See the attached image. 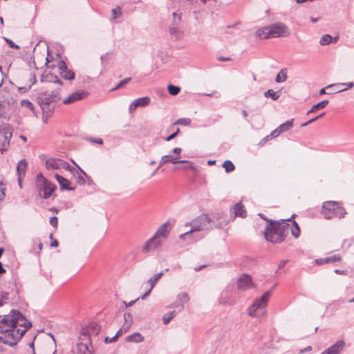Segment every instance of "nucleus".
<instances>
[{
	"label": "nucleus",
	"instance_id": "obj_1",
	"mask_svg": "<svg viewBox=\"0 0 354 354\" xmlns=\"http://www.w3.org/2000/svg\"><path fill=\"white\" fill-rule=\"evenodd\" d=\"M30 327L31 323L18 310L0 315V351H3L2 344L15 345Z\"/></svg>",
	"mask_w": 354,
	"mask_h": 354
},
{
	"label": "nucleus",
	"instance_id": "obj_2",
	"mask_svg": "<svg viewBox=\"0 0 354 354\" xmlns=\"http://www.w3.org/2000/svg\"><path fill=\"white\" fill-rule=\"evenodd\" d=\"M290 35L288 27L283 23L277 22L258 29L255 35L261 39L286 37Z\"/></svg>",
	"mask_w": 354,
	"mask_h": 354
},
{
	"label": "nucleus",
	"instance_id": "obj_3",
	"mask_svg": "<svg viewBox=\"0 0 354 354\" xmlns=\"http://www.w3.org/2000/svg\"><path fill=\"white\" fill-rule=\"evenodd\" d=\"M270 224L268 225L265 232V239L272 243H281L284 240L285 231L289 228V224L286 223L284 221L281 223H273L272 221H268Z\"/></svg>",
	"mask_w": 354,
	"mask_h": 354
},
{
	"label": "nucleus",
	"instance_id": "obj_4",
	"mask_svg": "<svg viewBox=\"0 0 354 354\" xmlns=\"http://www.w3.org/2000/svg\"><path fill=\"white\" fill-rule=\"evenodd\" d=\"M190 226L191 229L189 231L180 234L179 238L185 239L187 236L192 234L193 232L203 231L211 229L213 226L212 220L207 214H201L190 223L185 225V227Z\"/></svg>",
	"mask_w": 354,
	"mask_h": 354
},
{
	"label": "nucleus",
	"instance_id": "obj_5",
	"mask_svg": "<svg viewBox=\"0 0 354 354\" xmlns=\"http://www.w3.org/2000/svg\"><path fill=\"white\" fill-rule=\"evenodd\" d=\"M322 214L326 219H331L334 217L342 218L346 212L338 203L331 201L323 203Z\"/></svg>",
	"mask_w": 354,
	"mask_h": 354
},
{
	"label": "nucleus",
	"instance_id": "obj_6",
	"mask_svg": "<svg viewBox=\"0 0 354 354\" xmlns=\"http://www.w3.org/2000/svg\"><path fill=\"white\" fill-rule=\"evenodd\" d=\"M272 290L266 291L261 298L256 299L248 308V315L250 317H260L266 314V308Z\"/></svg>",
	"mask_w": 354,
	"mask_h": 354
},
{
	"label": "nucleus",
	"instance_id": "obj_7",
	"mask_svg": "<svg viewBox=\"0 0 354 354\" xmlns=\"http://www.w3.org/2000/svg\"><path fill=\"white\" fill-rule=\"evenodd\" d=\"M36 187L39 196L45 199L50 198L56 189V186L41 173L36 176Z\"/></svg>",
	"mask_w": 354,
	"mask_h": 354
},
{
	"label": "nucleus",
	"instance_id": "obj_8",
	"mask_svg": "<svg viewBox=\"0 0 354 354\" xmlns=\"http://www.w3.org/2000/svg\"><path fill=\"white\" fill-rule=\"evenodd\" d=\"M12 127L10 124L0 126V153L6 151L10 146V141L12 136Z\"/></svg>",
	"mask_w": 354,
	"mask_h": 354
},
{
	"label": "nucleus",
	"instance_id": "obj_9",
	"mask_svg": "<svg viewBox=\"0 0 354 354\" xmlns=\"http://www.w3.org/2000/svg\"><path fill=\"white\" fill-rule=\"evenodd\" d=\"M59 99V91L55 90L52 91L51 93L48 92L41 93L38 98V102L40 104L41 109L44 111H47V109H48V106L50 105L52 102L58 101Z\"/></svg>",
	"mask_w": 354,
	"mask_h": 354
},
{
	"label": "nucleus",
	"instance_id": "obj_10",
	"mask_svg": "<svg viewBox=\"0 0 354 354\" xmlns=\"http://www.w3.org/2000/svg\"><path fill=\"white\" fill-rule=\"evenodd\" d=\"M46 167L48 169H61L71 170V166L66 162L57 158H49L46 161Z\"/></svg>",
	"mask_w": 354,
	"mask_h": 354
},
{
	"label": "nucleus",
	"instance_id": "obj_11",
	"mask_svg": "<svg viewBox=\"0 0 354 354\" xmlns=\"http://www.w3.org/2000/svg\"><path fill=\"white\" fill-rule=\"evenodd\" d=\"M165 241L158 238L155 234L149 239L142 248V252L147 253L152 250H156L160 247Z\"/></svg>",
	"mask_w": 354,
	"mask_h": 354
},
{
	"label": "nucleus",
	"instance_id": "obj_12",
	"mask_svg": "<svg viewBox=\"0 0 354 354\" xmlns=\"http://www.w3.org/2000/svg\"><path fill=\"white\" fill-rule=\"evenodd\" d=\"M254 286L251 276L243 274L237 281V287L241 290H245Z\"/></svg>",
	"mask_w": 354,
	"mask_h": 354
},
{
	"label": "nucleus",
	"instance_id": "obj_13",
	"mask_svg": "<svg viewBox=\"0 0 354 354\" xmlns=\"http://www.w3.org/2000/svg\"><path fill=\"white\" fill-rule=\"evenodd\" d=\"M88 96V93L86 91L79 90L73 93H71L67 98H66L63 103L65 104H72L78 100L86 98Z\"/></svg>",
	"mask_w": 354,
	"mask_h": 354
},
{
	"label": "nucleus",
	"instance_id": "obj_14",
	"mask_svg": "<svg viewBox=\"0 0 354 354\" xmlns=\"http://www.w3.org/2000/svg\"><path fill=\"white\" fill-rule=\"evenodd\" d=\"M345 345L346 343L343 339L338 340L335 344L326 349L321 354H340Z\"/></svg>",
	"mask_w": 354,
	"mask_h": 354
},
{
	"label": "nucleus",
	"instance_id": "obj_15",
	"mask_svg": "<svg viewBox=\"0 0 354 354\" xmlns=\"http://www.w3.org/2000/svg\"><path fill=\"white\" fill-rule=\"evenodd\" d=\"M59 71L60 75L65 80H72L75 78V73L73 71L68 70L64 62L59 63Z\"/></svg>",
	"mask_w": 354,
	"mask_h": 354
},
{
	"label": "nucleus",
	"instance_id": "obj_16",
	"mask_svg": "<svg viewBox=\"0 0 354 354\" xmlns=\"http://www.w3.org/2000/svg\"><path fill=\"white\" fill-rule=\"evenodd\" d=\"M100 331V326L97 323H91L87 327L82 329V334L84 335L96 336Z\"/></svg>",
	"mask_w": 354,
	"mask_h": 354
},
{
	"label": "nucleus",
	"instance_id": "obj_17",
	"mask_svg": "<svg viewBox=\"0 0 354 354\" xmlns=\"http://www.w3.org/2000/svg\"><path fill=\"white\" fill-rule=\"evenodd\" d=\"M189 300V297L187 293L183 292L178 295L176 301L171 306L172 307H180V310L184 308L185 304L187 303Z\"/></svg>",
	"mask_w": 354,
	"mask_h": 354
},
{
	"label": "nucleus",
	"instance_id": "obj_18",
	"mask_svg": "<svg viewBox=\"0 0 354 354\" xmlns=\"http://www.w3.org/2000/svg\"><path fill=\"white\" fill-rule=\"evenodd\" d=\"M169 222H166L161 225L154 234L158 238L162 239L165 241L169 236V232L168 230Z\"/></svg>",
	"mask_w": 354,
	"mask_h": 354
},
{
	"label": "nucleus",
	"instance_id": "obj_19",
	"mask_svg": "<svg viewBox=\"0 0 354 354\" xmlns=\"http://www.w3.org/2000/svg\"><path fill=\"white\" fill-rule=\"evenodd\" d=\"M55 178L59 183L60 185L61 189H66V190H74L75 187L70 186L71 182L67 180L66 178L62 177V176H59V174H55Z\"/></svg>",
	"mask_w": 354,
	"mask_h": 354
},
{
	"label": "nucleus",
	"instance_id": "obj_20",
	"mask_svg": "<svg viewBox=\"0 0 354 354\" xmlns=\"http://www.w3.org/2000/svg\"><path fill=\"white\" fill-rule=\"evenodd\" d=\"M26 167L27 162L24 159L20 160L17 163V172L18 174V181H20L21 178H22L25 176Z\"/></svg>",
	"mask_w": 354,
	"mask_h": 354
},
{
	"label": "nucleus",
	"instance_id": "obj_21",
	"mask_svg": "<svg viewBox=\"0 0 354 354\" xmlns=\"http://www.w3.org/2000/svg\"><path fill=\"white\" fill-rule=\"evenodd\" d=\"M232 212L234 214V217L240 216L245 218L246 216V211L241 203H238L233 207Z\"/></svg>",
	"mask_w": 354,
	"mask_h": 354
},
{
	"label": "nucleus",
	"instance_id": "obj_22",
	"mask_svg": "<svg viewBox=\"0 0 354 354\" xmlns=\"http://www.w3.org/2000/svg\"><path fill=\"white\" fill-rule=\"evenodd\" d=\"M77 354H93L91 348L84 343H79L77 345L76 349Z\"/></svg>",
	"mask_w": 354,
	"mask_h": 354
},
{
	"label": "nucleus",
	"instance_id": "obj_23",
	"mask_svg": "<svg viewBox=\"0 0 354 354\" xmlns=\"http://www.w3.org/2000/svg\"><path fill=\"white\" fill-rule=\"evenodd\" d=\"M144 337L138 332L134 333L126 337V341L128 342L140 343L144 341Z\"/></svg>",
	"mask_w": 354,
	"mask_h": 354
},
{
	"label": "nucleus",
	"instance_id": "obj_24",
	"mask_svg": "<svg viewBox=\"0 0 354 354\" xmlns=\"http://www.w3.org/2000/svg\"><path fill=\"white\" fill-rule=\"evenodd\" d=\"M124 324L123 328L124 332H127L133 324V316L130 313H125L124 314Z\"/></svg>",
	"mask_w": 354,
	"mask_h": 354
},
{
	"label": "nucleus",
	"instance_id": "obj_25",
	"mask_svg": "<svg viewBox=\"0 0 354 354\" xmlns=\"http://www.w3.org/2000/svg\"><path fill=\"white\" fill-rule=\"evenodd\" d=\"M169 32L171 35L174 36L177 39H180L183 35V32L176 26V24L170 26Z\"/></svg>",
	"mask_w": 354,
	"mask_h": 354
},
{
	"label": "nucleus",
	"instance_id": "obj_26",
	"mask_svg": "<svg viewBox=\"0 0 354 354\" xmlns=\"http://www.w3.org/2000/svg\"><path fill=\"white\" fill-rule=\"evenodd\" d=\"M293 119L286 121V122L280 124L278 128L279 129V132L281 133L283 132H286L289 129H290L293 127Z\"/></svg>",
	"mask_w": 354,
	"mask_h": 354
},
{
	"label": "nucleus",
	"instance_id": "obj_27",
	"mask_svg": "<svg viewBox=\"0 0 354 354\" xmlns=\"http://www.w3.org/2000/svg\"><path fill=\"white\" fill-rule=\"evenodd\" d=\"M328 104V100H323L315 105H313L311 109L308 111L307 114H310L311 113L315 112L318 109H324Z\"/></svg>",
	"mask_w": 354,
	"mask_h": 354
},
{
	"label": "nucleus",
	"instance_id": "obj_28",
	"mask_svg": "<svg viewBox=\"0 0 354 354\" xmlns=\"http://www.w3.org/2000/svg\"><path fill=\"white\" fill-rule=\"evenodd\" d=\"M164 274V271H162L159 273L154 274L152 277H151L147 283L150 285V288L152 290L155 286L156 282L159 280V279Z\"/></svg>",
	"mask_w": 354,
	"mask_h": 354
},
{
	"label": "nucleus",
	"instance_id": "obj_29",
	"mask_svg": "<svg viewBox=\"0 0 354 354\" xmlns=\"http://www.w3.org/2000/svg\"><path fill=\"white\" fill-rule=\"evenodd\" d=\"M179 157H176V158H174L171 156V158L170 160V162L173 163V164H177V163H188L189 164V167L190 168V169H192V171H196V168L195 167V166L193 165V164L188 161V160H178Z\"/></svg>",
	"mask_w": 354,
	"mask_h": 354
},
{
	"label": "nucleus",
	"instance_id": "obj_30",
	"mask_svg": "<svg viewBox=\"0 0 354 354\" xmlns=\"http://www.w3.org/2000/svg\"><path fill=\"white\" fill-rule=\"evenodd\" d=\"M287 80V73L286 69H281L277 74L275 82L277 83L283 82Z\"/></svg>",
	"mask_w": 354,
	"mask_h": 354
},
{
	"label": "nucleus",
	"instance_id": "obj_31",
	"mask_svg": "<svg viewBox=\"0 0 354 354\" xmlns=\"http://www.w3.org/2000/svg\"><path fill=\"white\" fill-rule=\"evenodd\" d=\"M266 97H270L273 100H277L280 96L279 91L275 92L272 89H269L264 93Z\"/></svg>",
	"mask_w": 354,
	"mask_h": 354
},
{
	"label": "nucleus",
	"instance_id": "obj_32",
	"mask_svg": "<svg viewBox=\"0 0 354 354\" xmlns=\"http://www.w3.org/2000/svg\"><path fill=\"white\" fill-rule=\"evenodd\" d=\"M176 312L174 310L165 314L162 317L163 323L168 324L169 322L176 317Z\"/></svg>",
	"mask_w": 354,
	"mask_h": 354
},
{
	"label": "nucleus",
	"instance_id": "obj_33",
	"mask_svg": "<svg viewBox=\"0 0 354 354\" xmlns=\"http://www.w3.org/2000/svg\"><path fill=\"white\" fill-rule=\"evenodd\" d=\"M138 106H147L150 102V98L149 97H142L134 100Z\"/></svg>",
	"mask_w": 354,
	"mask_h": 354
},
{
	"label": "nucleus",
	"instance_id": "obj_34",
	"mask_svg": "<svg viewBox=\"0 0 354 354\" xmlns=\"http://www.w3.org/2000/svg\"><path fill=\"white\" fill-rule=\"evenodd\" d=\"M111 20L116 19L122 16V9L120 6H117L115 8L111 10Z\"/></svg>",
	"mask_w": 354,
	"mask_h": 354
},
{
	"label": "nucleus",
	"instance_id": "obj_35",
	"mask_svg": "<svg viewBox=\"0 0 354 354\" xmlns=\"http://www.w3.org/2000/svg\"><path fill=\"white\" fill-rule=\"evenodd\" d=\"M9 293L3 290L0 291V307L6 304L8 301Z\"/></svg>",
	"mask_w": 354,
	"mask_h": 354
},
{
	"label": "nucleus",
	"instance_id": "obj_36",
	"mask_svg": "<svg viewBox=\"0 0 354 354\" xmlns=\"http://www.w3.org/2000/svg\"><path fill=\"white\" fill-rule=\"evenodd\" d=\"M333 38L331 37V35L326 34L321 37L319 44L322 46L328 45L333 42Z\"/></svg>",
	"mask_w": 354,
	"mask_h": 354
},
{
	"label": "nucleus",
	"instance_id": "obj_37",
	"mask_svg": "<svg viewBox=\"0 0 354 354\" xmlns=\"http://www.w3.org/2000/svg\"><path fill=\"white\" fill-rule=\"evenodd\" d=\"M223 167L227 173L231 172L235 169L234 164L230 160H225L223 164Z\"/></svg>",
	"mask_w": 354,
	"mask_h": 354
},
{
	"label": "nucleus",
	"instance_id": "obj_38",
	"mask_svg": "<svg viewBox=\"0 0 354 354\" xmlns=\"http://www.w3.org/2000/svg\"><path fill=\"white\" fill-rule=\"evenodd\" d=\"M180 91V87H178L177 86H174L172 84H169L168 86V91H169V94L171 95H178Z\"/></svg>",
	"mask_w": 354,
	"mask_h": 354
},
{
	"label": "nucleus",
	"instance_id": "obj_39",
	"mask_svg": "<svg viewBox=\"0 0 354 354\" xmlns=\"http://www.w3.org/2000/svg\"><path fill=\"white\" fill-rule=\"evenodd\" d=\"M344 84H330L327 86H326L325 88H322L320 91H319V95H324V94H330L331 92H326V89H330L331 88H333V87H338L341 85H344Z\"/></svg>",
	"mask_w": 354,
	"mask_h": 354
},
{
	"label": "nucleus",
	"instance_id": "obj_40",
	"mask_svg": "<svg viewBox=\"0 0 354 354\" xmlns=\"http://www.w3.org/2000/svg\"><path fill=\"white\" fill-rule=\"evenodd\" d=\"M293 227L291 228V233L293 236L298 238L300 233L299 227L295 221H292Z\"/></svg>",
	"mask_w": 354,
	"mask_h": 354
},
{
	"label": "nucleus",
	"instance_id": "obj_41",
	"mask_svg": "<svg viewBox=\"0 0 354 354\" xmlns=\"http://www.w3.org/2000/svg\"><path fill=\"white\" fill-rule=\"evenodd\" d=\"M341 259V257L339 254H334L330 257H325V262L326 263H333L336 261H339Z\"/></svg>",
	"mask_w": 354,
	"mask_h": 354
},
{
	"label": "nucleus",
	"instance_id": "obj_42",
	"mask_svg": "<svg viewBox=\"0 0 354 354\" xmlns=\"http://www.w3.org/2000/svg\"><path fill=\"white\" fill-rule=\"evenodd\" d=\"M190 123H191V120L189 118H180V119L177 120L176 122H175V124L188 126L190 124Z\"/></svg>",
	"mask_w": 354,
	"mask_h": 354
},
{
	"label": "nucleus",
	"instance_id": "obj_43",
	"mask_svg": "<svg viewBox=\"0 0 354 354\" xmlns=\"http://www.w3.org/2000/svg\"><path fill=\"white\" fill-rule=\"evenodd\" d=\"M131 80V77H127V78L124 79L123 80L120 81L115 87L112 88L111 91H115V90H118L119 88H121L124 87Z\"/></svg>",
	"mask_w": 354,
	"mask_h": 354
},
{
	"label": "nucleus",
	"instance_id": "obj_44",
	"mask_svg": "<svg viewBox=\"0 0 354 354\" xmlns=\"http://www.w3.org/2000/svg\"><path fill=\"white\" fill-rule=\"evenodd\" d=\"M21 106H26L31 111H34L35 107H34L33 104L28 100H21Z\"/></svg>",
	"mask_w": 354,
	"mask_h": 354
},
{
	"label": "nucleus",
	"instance_id": "obj_45",
	"mask_svg": "<svg viewBox=\"0 0 354 354\" xmlns=\"http://www.w3.org/2000/svg\"><path fill=\"white\" fill-rule=\"evenodd\" d=\"M171 158V155H165L162 156L161 160L160 161V165H163L166 163L170 162V160Z\"/></svg>",
	"mask_w": 354,
	"mask_h": 354
},
{
	"label": "nucleus",
	"instance_id": "obj_46",
	"mask_svg": "<svg viewBox=\"0 0 354 354\" xmlns=\"http://www.w3.org/2000/svg\"><path fill=\"white\" fill-rule=\"evenodd\" d=\"M281 133L279 129L277 127L275 130L272 131L268 136H270V139H272L278 137Z\"/></svg>",
	"mask_w": 354,
	"mask_h": 354
},
{
	"label": "nucleus",
	"instance_id": "obj_47",
	"mask_svg": "<svg viewBox=\"0 0 354 354\" xmlns=\"http://www.w3.org/2000/svg\"><path fill=\"white\" fill-rule=\"evenodd\" d=\"M281 133L279 129L277 127L275 130L272 131L268 136H270V139H272L278 137Z\"/></svg>",
	"mask_w": 354,
	"mask_h": 354
},
{
	"label": "nucleus",
	"instance_id": "obj_48",
	"mask_svg": "<svg viewBox=\"0 0 354 354\" xmlns=\"http://www.w3.org/2000/svg\"><path fill=\"white\" fill-rule=\"evenodd\" d=\"M173 17H174V21L176 24H178L180 21L181 20V15L180 13H178V12H174L173 13Z\"/></svg>",
	"mask_w": 354,
	"mask_h": 354
},
{
	"label": "nucleus",
	"instance_id": "obj_49",
	"mask_svg": "<svg viewBox=\"0 0 354 354\" xmlns=\"http://www.w3.org/2000/svg\"><path fill=\"white\" fill-rule=\"evenodd\" d=\"M58 223V220L56 216H52L50 218V224L53 225L54 227H56Z\"/></svg>",
	"mask_w": 354,
	"mask_h": 354
},
{
	"label": "nucleus",
	"instance_id": "obj_50",
	"mask_svg": "<svg viewBox=\"0 0 354 354\" xmlns=\"http://www.w3.org/2000/svg\"><path fill=\"white\" fill-rule=\"evenodd\" d=\"M138 107V106L137 105V104L136 103V102L133 100L130 106H129V113H132Z\"/></svg>",
	"mask_w": 354,
	"mask_h": 354
},
{
	"label": "nucleus",
	"instance_id": "obj_51",
	"mask_svg": "<svg viewBox=\"0 0 354 354\" xmlns=\"http://www.w3.org/2000/svg\"><path fill=\"white\" fill-rule=\"evenodd\" d=\"M116 340H117V335H115L111 338L106 337L104 339V342L106 344H110V343L116 342Z\"/></svg>",
	"mask_w": 354,
	"mask_h": 354
},
{
	"label": "nucleus",
	"instance_id": "obj_52",
	"mask_svg": "<svg viewBox=\"0 0 354 354\" xmlns=\"http://www.w3.org/2000/svg\"><path fill=\"white\" fill-rule=\"evenodd\" d=\"M178 132H179V129H177V131L176 132L173 133L169 136L165 138V140L167 141V142L171 141V140H173L174 138H175L176 137V136L178 135Z\"/></svg>",
	"mask_w": 354,
	"mask_h": 354
},
{
	"label": "nucleus",
	"instance_id": "obj_53",
	"mask_svg": "<svg viewBox=\"0 0 354 354\" xmlns=\"http://www.w3.org/2000/svg\"><path fill=\"white\" fill-rule=\"evenodd\" d=\"M6 42L10 45L11 48L19 49V46L17 44H15L12 40L9 39H6Z\"/></svg>",
	"mask_w": 354,
	"mask_h": 354
},
{
	"label": "nucleus",
	"instance_id": "obj_54",
	"mask_svg": "<svg viewBox=\"0 0 354 354\" xmlns=\"http://www.w3.org/2000/svg\"><path fill=\"white\" fill-rule=\"evenodd\" d=\"M88 140L92 142H95L102 145L103 143V140L101 138H88Z\"/></svg>",
	"mask_w": 354,
	"mask_h": 354
},
{
	"label": "nucleus",
	"instance_id": "obj_55",
	"mask_svg": "<svg viewBox=\"0 0 354 354\" xmlns=\"http://www.w3.org/2000/svg\"><path fill=\"white\" fill-rule=\"evenodd\" d=\"M270 140V136H267L263 139H262L261 140V142L259 143V145L261 146H263L266 143V142H268Z\"/></svg>",
	"mask_w": 354,
	"mask_h": 354
},
{
	"label": "nucleus",
	"instance_id": "obj_56",
	"mask_svg": "<svg viewBox=\"0 0 354 354\" xmlns=\"http://www.w3.org/2000/svg\"><path fill=\"white\" fill-rule=\"evenodd\" d=\"M287 262H288V260H282V261H281L280 263H279L278 269L283 268L285 266V265L286 264Z\"/></svg>",
	"mask_w": 354,
	"mask_h": 354
},
{
	"label": "nucleus",
	"instance_id": "obj_57",
	"mask_svg": "<svg viewBox=\"0 0 354 354\" xmlns=\"http://www.w3.org/2000/svg\"><path fill=\"white\" fill-rule=\"evenodd\" d=\"M137 300H138V299H136V300L131 301H129V303H127V302H126V301H124V305H125V306H126V307H130V306H133V305L136 303V301Z\"/></svg>",
	"mask_w": 354,
	"mask_h": 354
},
{
	"label": "nucleus",
	"instance_id": "obj_58",
	"mask_svg": "<svg viewBox=\"0 0 354 354\" xmlns=\"http://www.w3.org/2000/svg\"><path fill=\"white\" fill-rule=\"evenodd\" d=\"M310 351H312V347L310 346H308L306 347L305 348L300 350L299 353H304L305 352H308Z\"/></svg>",
	"mask_w": 354,
	"mask_h": 354
},
{
	"label": "nucleus",
	"instance_id": "obj_59",
	"mask_svg": "<svg viewBox=\"0 0 354 354\" xmlns=\"http://www.w3.org/2000/svg\"><path fill=\"white\" fill-rule=\"evenodd\" d=\"M315 263L317 264H319V265H321V264H323V263H326L325 262V258L317 259L315 260Z\"/></svg>",
	"mask_w": 354,
	"mask_h": 354
},
{
	"label": "nucleus",
	"instance_id": "obj_60",
	"mask_svg": "<svg viewBox=\"0 0 354 354\" xmlns=\"http://www.w3.org/2000/svg\"><path fill=\"white\" fill-rule=\"evenodd\" d=\"M340 86H338V87H335L336 88H334V90L332 91L333 93H339V92H342V91H346V88H340Z\"/></svg>",
	"mask_w": 354,
	"mask_h": 354
},
{
	"label": "nucleus",
	"instance_id": "obj_61",
	"mask_svg": "<svg viewBox=\"0 0 354 354\" xmlns=\"http://www.w3.org/2000/svg\"><path fill=\"white\" fill-rule=\"evenodd\" d=\"M182 149L180 147H176L173 149V153L175 154L179 155L181 152Z\"/></svg>",
	"mask_w": 354,
	"mask_h": 354
},
{
	"label": "nucleus",
	"instance_id": "obj_62",
	"mask_svg": "<svg viewBox=\"0 0 354 354\" xmlns=\"http://www.w3.org/2000/svg\"><path fill=\"white\" fill-rule=\"evenodd\" d=\"M124 333H125V332L124 331V328L122 326L115 334V335H117V339L118 338L119 336L122 335Z\"/></svg>",
	"mask_w": 354,
	"mask_h": 354
},
{
	"label": "nucleus",
	"instance_id": "obj_63",
	"mask_svg": "<svg viewBox=\"0 0 354 354\" xmlns=\"http://www.w3.org/2000/svg\"><path fill=\"white\" fill-rule=\"evenodd\" d=\"M152 290H151V288H149L142 297H141V299H145L147 298V297L150 294L151 291Z\"/></svg>",
	"mask_w": 354,
	"mask_h": 354
},
{
	"label": "nucleus",
	"instance_id": "obj_64",
	"mask_svg": "<svg viewBox=\"0 0 354 354\" xmlns=\"http://www.w3.org/2000/svg\"><path fill=\"white\" fill-rule=\"evenodd\" d=\"M335 272L338 274H346V272L345 270H341L337 269L335 270Z\"/></svg>",
	"mask_w": 354,
	"mask_h": 354
}]
</instances>
